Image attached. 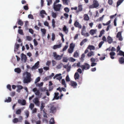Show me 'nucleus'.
Segmentation results:
<instances>
[{"label": "nucleus", "mask_w": 124, "mask_h": 124, "mask_svg": "<svg viewBox=\"0 0 124 124\" xmlns=\"http://www.w3.org/2000/svg\"><path fill=\"white\" fill-rule=\"evenodd\" d=\"M31 75L29 73L27 72L26 78L23 80V82L24 83H27L30 82L31 81Z\"/></svg>", "instance_id": "nucleus-1"}, {"label": "nucleus", "mask_w": 124, "mask_h": 124, "mask_svg": "<svg viewBox=\"0 0 124 124\" xmlns=\"http://www.w3.org/2000/svg\"><path fill=\"white\" fill-rule=\"evenodd\" d=\"M23 119V118L21 116H19V119L15 118L12 120L13 122L14 123H17L18 122H21Z\"/></svg>", "instance_id": "nucleus-2"}, {"label": "nucleus", "mask_w": 124, "mask_h": 124, "mask_svg": "<svg viewBox=\"0 0 124 124\" xmlns=\"http://www.w3.org/2000/svg\"><path fill=\"white\" fill-rule=\"evenodd\" d=\"M93 4L90 6L91 8H96L99 6V4L98 2L96 0H93Z\"/></svg>", "instance_id": "nucleus-3"}, {"label": "nucleus", "mask_w": 124, "mask_h": 124, "mask_svg": "<svg viewBox=\"0 0 124 124\" xmlns=\"http://www.w3.org/2000/svg\"><path fill=\"white\" fill-rule=\"evenodd\" d=\"M79 76L78 73L77 72H76L74 75V78L75 80L77 79H79V80L78 82H79V84H81V83L82 79V78H79Z\"/></svg>", "instance_id": "nucleus-4"}, {"label": "nucleus", "mask_w": 124, "mask_h": 124, "mask_svg": "<svg viewBox=\"0 0 124 124\" xmlns=\"http://www.w3.org/2000/svg\"><path fill=\"white\" fill-rule=\"evenodd\" d=\"M61 6L62 5L60 4L57 5H54V8L55 11H59L60 10Z\"/></svg>", "instance_id": "nucleus-5"}, {"label": "nucleus", "mask_w": 124, "mask_h": 124, "mask_svg": "<svg viewBox=\"0 0 124 124\" xmlns=\"http://www.w3.org/2000/svg\"><path fill=\"white\" fill-rule=\"evenodd\" d=\"M81 67L83 70H87L90 68V65L87 63H85L84 65L81 66Z\"/></svg>", "instance_id": "nucleus-6"}, {"label": "nucleus", "mask_w": 124, "mask_h": 124, "mask_svg": "<svg viewBox=\"0 0 124 124\" xmlns=\"http://www.w3.org/2000/svg\"><path fill=\"white\" fill-rule=\"evenodd\" d=\"M53 55L56 60H61L62 56V55H60L57 54L56 52H54L53 53Z\"/></svg>", "instance_id": "nucleus-7"}, {"label": "nucleus", "mask_w": 124, "mask_h": 124, "mask_svg": "<svg viewBox=\"0 0 124 124\" xmlns=\"http://www.w3.org/2000/svg\"><path fill=\"white\" fill-rule=\"evenodd\" d=\"M62 74L61 73H59L56 74L53 77L54 79L56 78V79L60 81L62 78V77L61 76Z\"/></svg>", "instance_id": "nucleus-8"}, {"label": "nucleus", "mask_w": 124, "mask_h": 124, "mask_svg": "<svg viewBox=\"0 0 124 124\" xmlns=\"http://www.w3.org/2000/svg\"><path fill=\"white\" fill-rule=\"evenodd\" d=\"M50 112L54 113L56 111V108L54 105H52L50 107Z\"/></svg>", "instance_id": "nucleus-9"}, {"label": "nucleus", "mask_w": 124, "mask_h": 124, "mask_svg": "<svg viewBox=\"0 0 124 124\" xmlns=\"http://www.w3.org/2000/svg\"><path fill=\"white\" fill-rule=\"evenodd\" d=\"M33 102L37 106H39L40 105V102L39 99L37 98H35L33 100Z\"/></svg>", "instance_id": "nucleus-10"}, {"label": "nucleus", "mask_w": 124, "mask_h": 124, "mask_svg": "<svg viewBox=\"0 0 124 124\" xmlns=\"http://www.w3.org/2000/svg\"><path fill=\"white\" fill-rule=\"evenodd\" d=\"M18 102L22 105H25L26 104V101L24 99L23 100L19 99L18 100Z\"/></svg>", "instance_id": "nucleus-11"}, {"label": "nucleus", "mask_w": 124, "mask_h": 124, "mask_svg": "<svg viewBox=\"0 0 124 124\" xmlns=\"http://www.w3.org/2000/svg\"><path fill=\"white\" fill-rule=\"evenodd\" d=\"M74 25L76 27H78L79 29H81L82 27L81 25L77 21L75 22Z\"/></svg>", "instance_id": "nucleus-12"}, {"label": "nucleus", "mask_w": 124, "mask_h": 124, "mask_svg": "<svg viewBox=\"0 0 124 124\" xmlns=\"http://www.w3.org/2000/svg\"><path fill=\"white\" fill-rule=\"evenodd\" d=\"M122 31H119L117 34L116 37L118 38L119 40L120 41H122L123 39L121 36V33Z\"/></svg>", "instance_id": "nucleus-13"}, {"label": "nucleus", "mask_w": 124, "mask_h": 124, "mask_svg": "<svg viewBox=\"0 0 124 124\" xmlns=\"http://www.w3.org/2000/svg\"><path fill=\"white\" fill-rule=\"evenodd\" d=\"M21 60L22 61H24V62H26L27 59L26 55L23 53L22 54Z\"/></svg>", "instance_id": "nucleus-14"}, {"label": "nucleus", "mask_w": 124, "mask_h": 124, "mask_svg": "<svg viewBox=\"0 0 124 124\" xmlns=\"http://www.w3.org/2000/svg\"><path fill=\"white\" fill-rule=\"evenodd\" d=\"M33 91L34 92L35 94L38 96H39L40 94V91L39 90H38L37 88H35L33 89Z\"/></svg>", "instance_id": "nucleus-15"}, {"label": "nucleus", "mask_w": 124, "mask_h": 124, "mask_svg": "<svg viewBox=\"0 0 124 124\" xmlns=\"http://www.w3.org/2000/svg\"><path fill=\"white\" fill-rule=\"evenodd\" d=\"M39 61H38L35 64V65L32 66V69H35L38 68L39 67L38 66L39 65Z\"/></svg>", "instance_id": "nucleus-16"}, {"label": "nucleus", "mask_w": 124, "mask_h": 124, "mask_svg": "<svg viewBox=\"0 0 124 124\" xmlns=\"http://www.w3.org/2000/svg\"><path fill=\"white\" fill-rule=\"evenodd\" d=\"M107 42L109 44L111 43L113 41V39L110 36H108L107 37Z\"/></svg>", "instance_id": "nucleus-17"}, {"label": "nucleus", "mask_w": 124, "mask_h": 124, "mask_svg": "<svg viewBox=\"0 0 124 124\" xmlns=\"http://www.w3.org/2000/svg\"><path fill=\"white\" fill-rule=\"evenodd\" d=\"M77 85V83L74 81H71V86L73 87L74 88L76 87V86Z\"/></svg>", "instance_id": "nucleus-18"}, {"label": "nucleus", "mask_w": 124, "mask_h": 124, "mask_svg": "<svg viewBox=\"0 0 124 124\" xmlns=\"http://www.w3.org/2000/svg\"><path fill=\"white\" fill-rule=\"evenodd\" d=\"M63 31L66 34H67L68 31V29L65 25H64L63 28Z\"/></svg>", "instance_id": "nucleus-19"}, {"label": "nucleus", "mask_w": 124, "mask_h": 124, "mask_svg": "<svg viewBox=\"0 0 124 124\" xmlns=\"http://www.w3.org/2000/svg\"><path fill=\"white\" fill-rule=\"evenodd\" d=\"M45 106V104L43 101H41V105L40 107V111H41L44 109Z\"/></svg>", "instance_id": "nucleus-20"}, {"label": "nucleus", "mask_w": 124, "mask_h": 124, "mask_svg": "<svg viewBox=\"0 0 124 124\" xmlns=\"http://www.w3.org/2000/svg\"><path fill=\"white\" fill-rule=\"evenodd\" d=\"M17 23L18 25L21 26H22L23 24V22L21 20L18 19Z\"/></svg>", "instance_id": "nucleus-21"}, {"label": "nucleus", "mask_w": 124, "mask_h": 124, "mask_svg": "<svg viewBox=\"0 0 124 124\" xmlns=\"http://www.w3.org/2000/svg\"><path fill=\"white\" fill-rule=\"evenodd\" d=\"M96 30L92 29L90 31L89 33L91 35H93L94 34L96 33Z\"/></svg>", "instance_id": "nucleus-22"}, {"label": "nucleus", "mask_w": 124, "mask_h": 124, "mask_svg": "<svg viewBox=\"0 0 124 124\" xmlns=\"http://www.w3.org/2000/svg\"><path fill=\"white\" fill-rule=\"evenodd\" d=\"M78 10L76 12L78 13L79 11H81L82 10L83 8H82V6L81 5H78Z\"/></svg>", "instance_id": "nucleus-23"}, {"label": "nucleus", "mask_w": 124, "mask_h": 124, "mask_svg": "<svg viewBox=\"0 0 124 124\" xmlns=\"http://www.w3.org/2000/svg\"><path fill=\"white\" fill-rule=\"evenodd\" d=\"M61 47V44H59L57 45H55L53 46V49H55L58 48H60Z\"/></svg>", "instance_id": "nucleus-24"}, {"label": "nucleus", "mask_w": 124, "mask_h": 124, "mask_svg": "<svg viewBox=\"0 0 124 124\" xmlns=\"http://www.w3.org/2000/svg\"><path fill=\"white\" fill-rule=\"evenodd\" d=\"M119 61L120 64H123L124 63V58L123 57H121L119 58Z\"/></svg>", "instance_id": "nucleus-25"}, {"label": "nucleus", "mask_w": 124, "mask_h": 124, "mask_svg": "<svg viewBox=\"0 0 124 124\" xmlns=\"http://www.w3.org/2000/svg\"><path fill=\"white\" fill-rule=\"evenodd\" d=\"M115 54V53L114 52H111L109 53L110 57L112 59H113L114 58V57L113 56Z\"/></svg>", "instance_id": "nucleus-26"}, {"label": "nucleus", "mask_w": 124, "mask_h": 124, "mask_svg": "<svg viewBox=\"0 0 124 124\" xmlns=\"http://www.w3.org/2000/svg\"><path fill=\"white\" fill-rule=\"evenodd\" d=\"M59 93H54V98L55 99L58 100L59 99V96H58Z\"/></svg>", "instance_id": "nucleus-27"}, {"label": "nucleus", "mask_w": 124, "mask_h": 124, "mask_svg": "<svg viewBox=\"0 0 124 124\" xmlns=\"http://www.w3.org/2000/svg\"><path fill=\"white\" fill-rule=\"evenodd\" d=\"M87 49H89L90 50H95V47L93 46L89 45L88 46Z\"/></svg>", "instance_id": "nucleus-28"}, {"label": "nucleus", "mask_w": 124, "mask_h": 124, "mask_svg": "<svg viewBox=\"0 0 124 124\" xmlns=\"http://www.w3.org/2000/svg\"><path fill=\"white\" fill-rule=\"evenodd\" d=\"M14 70L15 72L18 73H20L21 71V69L19 68H15Z\"/></svg>", "instance_id": "nucleus-29"}, {"label": "nucleus", "mask_w": 124, "mask_h": 124, "mask_svg": "<svg viewBox=\"0 0 124 124\" xmlns=\"http://www.w3.org/2000/svg\"><path fill=\"white\" fill-rule=\"evenodd\" d=\"M87 41V40L86 39H83L80 42V45L81 46H82L83 45L84 43Z\"/></svg>", "instance_id": "nucleus-30"}, {"label": "nucleus", "mask_w": 124, "mask_h": 124, "mask_svg": "<svg viewBox=\"0 0 124 124\" xmlns=\"http://www.w3.org/2000/svg\"><path fill=\"white\" fill-rule=\"evenodd\" d=\"M124 0H118L117 3L116 7H118Z\"/></svg>", "instance_id": "nucleus-31"}, {"label": "nucleus", "mask_w": 124, "mask_h": 124, "mask_svg": "<svg viewBox=\"0 0 124 124\" xmlns=\"http://www.w3.org/2000/svg\"><path fill=\"white\" fill-rule=\"evenodd\" d=\"M92 55H94V53L92 51H91L90 52H89L87 54V56L88 57H90Z\"/></svg>", "instance_id": "nucleus-32"}, {"label": "nucleus", "mask_w": 124, "mask_h": 124, "mask_svg": "<svg viewBox=\"0 0 124 124\" xmlns=\"http://www.w3.org/2000/svg\"><path fill=\"white\" fill-rule=\"evenodd\" d=\"M89 17L87 14H85L84 15V19L85 20L88 21L89 20Z\"/></svg>", "instance_id": "nucleus-33"}, {"label": "nucleus", "mask_w": 124, "mask_h": 124, "mask_svg": "<svg viewBox=\"0 0 124 124\" xmlns=\"http://www.w3.org/2000/svg\"><path fill=\"white\" fill-rule=\"evenodd\" d=\"M11 99L10 97H8V99H6L5 100V102H9L11 101Z\"/></svg>", "instance_id": "nucleus-34"}, {"label": "nucleus", "mask_w": 124, "mask_h": 124, "mask_svg": "<svg viewBox=\"0 0 124 124\" xmlns=\"http://www.w3.org/2000/svg\"><path fill=\"white\" fill-rule=\"evenodd\" d=\"M54 118H51L49 121L50 124H54Z\"/></svg>", "instance_id": "nucleus-35"}, {"label": "nucleus", "mask_w": 124, "mask_h": 124, "mask_svg": "<svg viewBox=\"0 0 124 124\" xmlns=\"http://www.w3.org/2000/svg\"><path fill=\"white\" fill-rule=\"evenodd\" d=\"M21 109H17L16 111V114L17 115H19L21 114Z\"/></svg>", "instance_id": "nucleus-36"}, {"label": "nucleus", "mask_w": 124, "mask_h": 124, "mask_svg": "<svg viewBox=\"0 0 124 124\" xmlns=\"http://www.w3.org/2000/svg\"><path fill=\"white\" fill-rule=\"evenodd\" d=\"M55 22L54 20V19H53L52 20V25L53 28H54L55 27Z\"/></svg>", "instance_id": "nucleus-37"}, {"label": "nucleus", "mask_w": 124, "mask_h": 124, "mask_svg": "<svg viewBox=\"0 0 124 124\" xmlns=\"http://www.w3.org/2000/svg\"><path fill=\"white\" fill-rule=\"evenodd\" d=\"M62 85H64L65 87H66L65 81L64 79H62Z\"/></svg>", "instance_id": "nucleus-38"}, {"label": "nucleus", "mask_w": 124, "mask_h": 124, "mask_svg": "<svg viewBox=\"0 0 124 124\" xmlns=\"http://www.w3.org/2000/svg\"><path fill=\"white\" fill-rule=\"evenodd\" d=\"M52 16L54 18H55L57 17V14L56 13L54 12H52Z\"/></svg>", "instance_id": "nucleus-39"}, {"label": "nucleus", "mask_w": 124, "mask_h": 124, "mask_svg": "<svg viewBox=\"0 0 124 124\" xmlns=\"http://www.w3.org/2000/svg\"><path fill=\"white\" fill-rule=\"evenodd\" d=\"M104 15H103L102 17H100L99 19H97V21H102L103 20L104 17Z\"/></svg>", "instance_id": "nucleus-40"}, {"label": "nucleus", "mask_w": 124, "mask_h": 124, "mask_svg": "<svg viewBox=\"0 0 124 124\" xmlns=\"http://www.w3.org/2000/svg\"><path fill=\"white\" fill-rule=\"evenodd\" d=\"M102 56H103V57H100V58L99 59L100 60H104L105 58V56H106V55L104 54H102Z\"/></svg>", "instance_id": "nucleus-41"}, {"label": "nucleus", "mask_w": 124, "mask_h": 124, "mask_svg": "<svg viewBox=\"0 0 124 124\" xmlns=\"http://www.w3.org/2000/svg\"><path fill=\"white\" fill-rule=\"evenodd\" d=\"M41 31L42 32L43 34V35H45V34L46 33V31L45 29H41Z\"/></svg>", "instance_id": "nucleus-42"}, {"label": "nucleus", "mask_w": 124, "mask_h": 124, "mask_svg": "<svg viewBox=\"0 0 124 124\" xmlns=\"http://www.w3.org/2000/svg\"><path fill=\"white\" fill-rule=\"evenodd\" d=\"M62 0L64 4H66L67 5H68L69 3L68 0Z\"/></svg>", "instance_id": "nucleus-43"}, {"label": "nucleus", "mask_w": 124, "mask_h": 124, "mask_svg": "<svg viewBox=\"0 0 124 124\" xmlns=\"http://www.w3.org/2000/svg\"><path fill=\"white\" fill-rule=\"evenodd\" d=\"M119 54L120 56H123L124 57V52L121 50H120L119 51Z\"/></svg>", "instance_id": "nucleus-44"}, {"label": "nucleus", "mask_w": 124, "mask_h": 124, "mask_svg": "<svg viewBox=\"0 0 124 124\" xmlns=\"http://www.w3.org/2000/svg\"><path fill=\"white\" fill-rule=\"evenodd\" d=\"M34 107V105L33 103H31L30 106L29 108H30L31 110Z\"/></svg>", "instance_id": "nucleus-45"}, {"label": "nucleus", "mask_w": 124, "mask_h": 124, "mask_svg": "<svg viewBox=\"0 0 124 124\" xmlns=\"http://www.w3.org/2000/svg\"><path fill=\"white\" fill-rule=\"evenodd\" d=\"M18 89L17 90V91L19 92L18 90L22 89L23 88V87L21 85H18L17 86Z\"/></svg>", "instance_id": "nucleus-46"}, {"label": "nucleus", "mask_w": 124, "mask_h": 124, "mask_svg": "<svg viewBox=\"0 0 124 124\" xmlns=\"http://www.w3.org/2000/svg\"><path fill=\"white\" fill-rule=\"evenodd\" d=\"M74 45L72 43H71L70 44V48L74 49Z\"/></svg>", "instance_id": "nucleus-47"}, {"label": "nucleus", "mask_w": 124, "mask_h": 124, "mask_svg": "<svg viewBox=\"0 0 124 124\" xmlns=\"http://www.w3.org/2000/svg\"><path fill=\"white\" fill-rule=\"evenodd\" d=\"M68 61V59L67 57H64L62 59V61L63 62H67Z\"/></svg>", "instance_id": "nucleus-48"}, {"label": "nucleus", "mask_w": 124, "mask_h": 124, "mask_svg": "<svg viewBox=\"0 0 124 124\" xmlns=\"http://www.w3.org/2000/svg\"><path fill=\"white\" fill-rule=\"evenodd\" d=\"M40 77H38L35 80V84L37 83L38 82H39L40 80Z\"/></svg>", "instance_id": "nucleus-49"}, {"label": "nucleus", "mask_w": 124, "mask_h": 124, "mask_svg": "<svg viewBox=\"0 0 124 124\" xmlns=\"http://www.w3.org/2000/svg\"><path fill=\"white\" fill-rule=\"evenodd\" d=\"M27 39L29 41H31L32 39V38L30 36H27L26 37Z\"/></svg>", "instance_id": "nucleus-50"}, {"label": "nucleus", "mask_w": 124, "mask_h": 124, "mask_svg": "<svg viewBox=\"0 0 124 124\" xmlns=\"http://www.w3.org/2000/svg\"><path fill=\"white\" fill-rule=\"evenodd\" d=\"M18 33L21 34V35H23V30L21 29H19L18 30Z\"/></svg>", "instance_id": "nucleus-51"}, {"label": "nucleus", "mask_w": 124, "mask_h": 124, "mask_svg": "<svg viewBox=\"0 0 124 124\" xmlns=\"http://www.w3.org/2000/svg\"><path fill=\"white\" fill-rule=\"evenodd\" d=\"M46 0L47 2V5H48L49 6L50 4H52V0Z\"/></svg>", "instance_id": "nucleus-52"}, {"label": "nucleus", "mask_w": 124, "mask_h": 124, "mask_svg": "<svg viewBox=\"0 0 124 124\" xmlns=\"http://www.w3.org/2000/svg\"><path fill=\"white\" fill-rule=\"evenodd\" d=\"M104 43V42L103 41H101L99 43L98 45L99 48H100L101 47L102 45Z\"/></svg>", "instance_id": "nucleus-53"}, {"label": "nucleus", "mask_w": 124, "mask_h": 124, "mask_svg": "<svg viewBox=\"0 0 124 124\" xmlns=\"http://www.w3.org/2000/svg\"><path fill=\"white\" fill-rule=\"evenodd\" d=\"M55 38V35L54 33H53L52 35V39L53 41H54Z\"/></svg>", "instance_id": "nucleus-54"}, {"label": "nucleus", "mask_w": 124, "mask_h": 124, "mask_svg": "<svg viewBox=\"0 0 124 124\" xmlns=\"http://www.w3.org/2000/svg\"><path fill=\"white\" fill-rule=\"evenodd\" d=\"M96 59H97V58L95 59L93 57L91 58L90 59L91 62H95Z\"/></svg>", "instance_id": "nucleus-55"}, {"label": "nucleus", "mask_w": 124, "mask_h": 124, "mask_svg": "<svg viewBox=\"0 0 124 124\" xmlns=\"http://www.w3.org/2000/svg\"><path fill=\"white\" fill-rule=\"evenodd\" d=\"M40 14H45L46 15L47 14L46 13L45 11L44 10H42L40 12Z\"/></svg>", "instance_id": "nucleus-56"}, {"label": "nucleus", "mask_w": 124, "mask_h": 124, "mask_svg": "<svg viewBox=\"0 0 124 124\" xmlns=\"http://www.w3.org/2000/svg\"><path fill=\"white\" fill-rule=\"evenodd\" d=\"M78 55V53L76 51L74 53L73 56L74 57H77Z\"/></svg>", "instance_id": "nucleus-57"}, {"label": "nucleus", "mask_w": 124, "mask_h": 124, "mask_svg": "<svg viewBox=\"0 0 124 124\" xmlns=\"http://www.w3.org/2000/svg\"><path fill=\"white\" fill-rule=\"evenodd\" d=\"M73 49L70 48L68 50L69 53L70 54L72 53L73 51Z\"/></svg>", "instance_id": "nucleus-58"}, {"label": "nucleus", "mask_w": 124, "mask_h": 124, "mask_svg": "<svg viewBox=\"0 0 124 124\" xmlns=\"http://www.w3.org/2000/svg\"><path fill=\"white\" fill-rule=\"evenodd\" d=\"M28 17L29 18L33 19L34 18L33 16L31 14H29L28 15Z\"/></svg>", "instance_id": "nucleus-59"}, {"label": "nucleus", "mask_w": 124, "mask_h": 124, "mask_svg": "<svg viewBox=\"0 0 124 124\" xmlns=\"http://www.w3.org/2000/svg\"><path fill=\"white\" fill-rule=\"evenodd\" d=\"M25 115L26 116V118H28L29 116V112L28 111H26L25 112Z\"/></svg>", "instance_id": "nucleus-60"}, {"label": "nucleus", "mask_w": 124, "mask_h": 124, "mask_svg": "<svg viewBox=\"0 0 124 124\" xmlns=\"http://www.w3.org/2000/svg\"><path fill=\"white\" fill-rule=\"evenodd\" d=\"M19 47V45L17 44H15V49L18 50Z\"/></svg>", "instance_id": "nucleus-61"}, {"label": "nucleus", "mask_w": 124, "mask_h": 124, "mask_svg": "<svg viewBox=\"0 0 124 124\" xmlns=\"http://www.w3.org/2000/svg\"><path fill=\"white\" fill-rule=\"evenodd\" d=\"M33 41L34 46H36L38 45V43L36 40L35 39H34L33 40Z\"/></svg>", "instance_id": "nucleus-62"}, {"label": "nucleus", "mask_w": 124, "mask_h": 124, "mask_svg": "<svg viewBox=\"0 0 124 124\" xmlns=\"http://www.w3.org/2000/svg\"><path fill=\"white\" fill-rule=\"evenodd\" d=\"M64 10L66 13H68L69 11V9L67 7L65 8L64 9Z\"/></svg>", "instance_id": "nucleus-63"}, {"label": "nucleus", "mask_w": 124, "mask_h": 124, "mask_svg": "<svg viewBox=\"0 0 124 124\" xmlns=\"http://www.w3.org/2000/svg\"><path fill=\"white\" fill-rule=\"evenodd\" d=\"M108 3L110 5H111L113 3L112 0H108Z\"/></svg>", "instance_id": "nucleus-64"}]
</instances>
